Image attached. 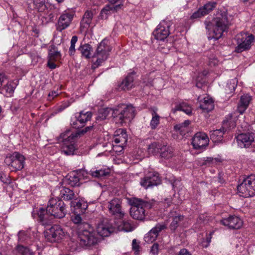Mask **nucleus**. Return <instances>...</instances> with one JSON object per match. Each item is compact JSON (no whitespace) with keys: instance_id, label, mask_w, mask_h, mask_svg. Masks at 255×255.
<instances>
[{"instance_id":"f257e3e1","label":"nucleus","mask_w":255,"mask_h":255,"mask_svg":"<svg viewBox=\"0 0 255 255\" xmlns=\"http://www.w3.org/2000/svg\"><path fill=\"white\" fill-rule=\"evenodd\" d=\"M232 19L231 16H228L226 11H218L212 21L206 19L204 23L206 28L209 32V40H218L223 35V32L227 30Z\"/></svg>"},{"instance_id":"f03ea898","label":"nucleus","mask_w":255,"mask_h":255,"mask_svg":"<svg viewBox=\"0 0 255 255\" xmlns=\"http://www.w3.org/2000/svg\"><path fill=\"white\" fill-rule=\"evenodd\" d=\"M67 210L64 202L59 198H52L48 202L46 210L39 209L37 212L40 222L48 224L53 217L62 218L66 214Z\"/></svg>"},{"instance_id":"7ed1b4c3","label":"nucleus","mask_w":255,"mask_h":255,"mask_svg":"<svg viewBox=\"0 0 255 255\" xmlns=\"http://www.w3.org/2000/svg\"><path fill=\"white\" fill-rule=\"evenodd\" d=\"M121 203V199H113V233L118 231L128 232L133 230L129 221L124 219L125 214L122 209Z\"/></svg>"},{"instance_id":"20e7f679","label":"nucleus","mask_w":255,"mask_h":255,"mask_svg":"<svg viewBox=\"0 0 255 255\" xmlns=\"http://www.w3.org/2000/svg\"><path fill=\"white\" fill-rule=\"evenodd\" d=\"M81 214H82L78 212V211H74L71 216V220L74 224H78L80 227L84 226L86 228L79 232L78 238L80 244L83 246L94 245L97 243V239L91 228L89 230L87 229V228H89V225L85 222H82Z\"/></svg>"},{"instance_id":"39448f33","label":"nucleus","mask_w":255,"mask_h":255,"mask_svg":"<svg viewBox=\"0 0 255 255\" xmlns=\"http://www.w3.org/2000/svg\"><path fill=\"white\" fill-rule=\"evenodd\" d=\"M135 115V108L131 104H120L113 108V120L119 126L131 122Z\"/></svg>"},{"instance_id":"423d86ee","label":"nucleus","mask_w":255,"mask_h":255,"mask_svg":"<svg viewBox=\"0 0 255 255\" xmlns=\"http://www.w3.org/2000/svg\"><path fill=\"white\" fill-rule=\"evenodd\" d=\"M129 202L131 205L130 215L134 219L142 221L145 217L146 209L152 208L155 201H147L135 197L131 198Z\"/></svg>"},{"instance_id":"0eeeda50","label":"nucleus","mask_w":255,"mask_h":255,"mask_svg":"<svg viewBox=\"0 0 255 255\" xmlns=\"http://www.w3.org/2000/svg\"><path fill=\"white\" fill-rule=\"evenodd\" d=\"M238 192L240 196L245 198L255 195V175H251L244 179L237 187Z\"/></svg>"},{"instance_id":"6e6552de","label":"nucleus","mask_w":255,"mask_h":255,"mask_svg":"<svg viewBox=\"0 0 255 255\" xmlns=\"http://www.w3.org/2000/svg\"><path fill=\"white\" fill-rule=\"evenodd\" d=\"M25 160L23 155L18 152H14L6 156L4 162L11 171H16L24 168Z\"/></svg>"},{"instance_id":"1a4fd4ad","label":"nucleus","mask_w":255,"mask_h":255,"mask_svg":"<svg viewBox=\"0 0 255 255\" xmlns=\"http://www.w3.org/2000/svg\"><path fill=\"white\" fill-rule=\"evenodd\" d=\"M78 133H72L70 130H67L65 133L60 134L62 139L63 144L61 151L66 155H71L74 153L75 149V139L77 137Z\"/></svg>"},{"instance_id":"9d476101","label":"nucleus","mask_w":255,"mask_h":255,"mask_svg":"<svg viewBox=\"0 0 255 255\" xmlns=\"http://www.w3.org/2000/svg\"><path fill=\"white\" fill-rule=\"evenodd\" d=\"M255 39V37L253 34L248 35L245 32L238 34L236 37L237 46L235 48V52L241 53L249 50Z\"/></svg>"},{"instance_id":"9b49d317","label":"nucleus","mask_w":255,"mask_h":255,"mask_svg":"<svg viewBox=\"0 0 255 255\" xmlns=\"http://www.w3.org/2000/svg\"><path fill=\"white\" fill-rule=\"evenodd\" d=\"M107 44L106 40H103L98 45L96 51L92 56V67L96 68L101 65V64L107 59L109 55V48L106 47Z\"/></svg>"},{"instance_id":"f8f14e48","label":"nucleus","mask_w":255,"mask_h":255,"mask_svg":"<svg viewBox=\"0 0 255 255\" xmlns=\"http://www.w3.org/2000/svg\"><path fill=\"white\" fill-rule=\"evenodd\" d=\"M44 234L45 239L51 243L59 242L65 235V232L62 228L56 225L45 230Z\"/></svg>"},{"instance_id":"ddd939ff","label":"nucleus","mask_w":255,"mask_h":255,"mask_svg":"<svg viewBox=\"0 0 255 255\" xmlns=\"http://www.w3.org/2000/svg\"><path fill=\"white\" fill-rule=\"evenodd\" d=\"M74 15V11L69 10H65L59 17L56 24L57 30L62 31L67 28L70 25Z\"/></svg>"},{"instance_id":"4468645a","label":"nucleus","mask_w":255,"mask_h":255,"mask_svg":"<svg viewBox=\"0 0 255 255\" xmlns=\"http://www.w3.org/2000/svg\"><path fill=\"white\" fill-rule=\"evenodd\" d=\"M170 22L165 20L161 21L153 31V34L155 39L163 41L167 38L170 33Z\"/></svg>"},{"instance_id":"2eb2a0df","label":"nucleus","mask_w":255,"mask_h":255,"mask_svg":"<svg viewBox=\"0 0 255 255\" xmlns=\"http://www.w3.org/2000/svg\"><path fill=\"white\" fill-rule=\"evenodd\" d=\"M161 179L157 172H150L141 179L140 184L145 189L152 187L160 184Z\"/></svg>"},{"instance_id":"dca6fc26","label":"nucleus","mask_w":255,"mask_h":255,"mask_svg":"<svg viewBox=\"0 0 255 255\" xmlns=\"http://www.w3.org/2000/svg\"><path fill=\"white\" fill-rule=\"evenodd\" d=\"M209 139L204 132H198L192 138V144L194 149L203 150L208 145Z\"/></svg>"},{"instance_id":"f3484780","label":"nucleus","mask_w":255,"mask_h":255,"mask_svg":"<svg viewBox=\"0 0 255 255\" xmlns=\"http://www.w3.org/2000/svg\"><path fill=\"white\" fill-rule=\"evenodd\" d=\"M111 227L112 224L111 220L107 218H103L97 224L96 228L97 232L101 237H108L111 233Z\"/></svg>"},{"instance_id":"a211bd4d","label":"nucleus","mask_w":255,"mask_h":255,"mask_svg":"<svg viewBox=\"0 0 255 255\" xmlns=\"http://www.w3.org/2000/svg\"><path fill=\"white\" fill-rule=\"evenodd\" d=\"M238 145L241 147H247L254 141L255 133L254 132L243 133L236 136Z\"/></svg>"},{"instance_id":"6ab92c4d","label":"nucleus","mask_w":255,"mask_h":255,"mask_svg":"<svg viewBox=\"0 0 255 255\" xmlns=\"http://www.w3.org/2000/svg\"><path fill=\"white\" fill-rule=\"evenodd\" d=\"M221 223L229 228L233 229H239L243 225L241 219L236 216H230L227 218L223 219L221 221Z\"/></svg>"},{"instance_id":"aec40b11","label":"nucleus","mask_w":255,"mask_h":255,"mask_svg":"<svg viewBox=\"0 0 255 255\" xmlns=\"http://www.w3.org/2000/svg\"><path fill=\"white\" fill-rule=\"evenodd\" d=\"M169 220L171 222L169 227L171 231L174 232L180 226L184 219V216L175 211H171L168 214Z\"/></svg>"},{"instance_id":"412c9836","label":"nucleus","mask_w":255,"mask_h":255,"mask_svg":"<svg viewBox=\"0 0 255 255\" xmlns=\"http://www.w3.org/2000/svg\"><path fill=\"white\" fill-rule=\"evenodd\" d=\"M166 226L163 224H158L153 228L144 237V241L148 243H152L158 237L159 233L165 229Z\"/></svg>"},{"instance_id":"4be33fe9","label":"nucleus","mask_w":255,"mask_h":255,"mask_svg":"<svg viewBox=\"0 0 255 255\" xmlns=\"http://www.w3.org/2000/svg\"><path fill=\"white\" fill-rule=\"evenodd\" d=\"M198 100L200 104L199 107L203 112L208 113L214 109V102L211 97L208 96L202 100H200V97H198Z\"/></svg>"},{"instance_id":"5701e85b","label":"nucleus","mask_w":255,"mask_h":255,"mask_svg":"<svg viewBox=\"0 0 255 255\" xmlns=\"http://www.w3.org/2000/svg\"><path fill=\"white\" fill-rule=\"evenodd\" d=\"M127 134L126 130L124 128H119L116 130L113 137V140L116 143L125 144L127 141Z\"/></svg>"},{"instance_id":"b1692460","label":"nucleus","mask_w":255,"mask_h":255,"mask_svg":"<svg viewBox=\"0 0 255 255\" xmlns=\"http://www.w3.org/2000/svg\"><path fill=\"white\" fill-rule=\"evenodd\" d=\"M251 99V97L248 94L244 95L241 97L237 108V111L240 114H243L246 110Z\"/></svg>"},{"instance_id":"393cba45","label":"nucleus","mask_w":255,"mask_h":255,"mask_svg":"<svg viewBox=\"0 0 255 255\" xmlns=\"http://www.w3.org/2000/svg\"><path fill=\"white\" fill-rule=\"evenodd\" d=\"M134 78L133 75L128 74L119 85V90H129L133 86Z\"/></svg>"},{"instance_id":"a878e982","label":"nucleus","mask_w":255,"mask_h":255,"mask_svg":"<svg viewBox=\"0 0 255 255\" xmlns=\"http://www.w3.org/2000/svg\"><path fill=\"white\" fill-rule=\"evenodd\" d=\"M17 86L16 83L13 81H9L6 85L1 87L0 91H3V94L6 96L10 97L12 95Z\"/></svg>"},{"instance_id":"bb28decb","label":"nucleus","mask_w":255,"mask_h":255,"mask_svg":"<svg viewBox=\"0 0 255 255\" xmlns=\"http://www.w3.org/2000/svg\"><path fill=\"white\" fill-rule=\"evenodd\" d=\"M192 108L187 103L182 102L176 105L174 108L172 109L173 113L178 111H183L187 115L190 116L192 114Z\"/></svg>"},{"instance_id":"cd10ccee","label":"nucleus","mask_w":255,"mask_h":255,"mask_svg":"<svg viewBox=\"0 0 255 255\" xmlns=\"http://www.w3.org/2000/svg\"><path fill=\"white\" fill-rule=\"evenodd\" d=\"M87 173L84 170H81L77 174L73 173L69 178V184L72 186H77L80 185L79 177L81 175L84 176Z\"/></svg>"},{"instance_id":"c85d7f7f","label":"nucleus","mask_w":255,"mask_h":255,"mask_svg":"<svg viewBox=\"0 0 255 255\" xmlns=\"http://www.w3.org/2000/svg\"><path fill=\"white\" fill-rule=\"evenodd\" d=\"M59 196L66 200H70L74 198V193L73 191L68 188L61 187L59 188Z\"/></svg>"},{"instance_id":"c756f323","label":"nucleus","mask_w":255,"mask_h":255,"mask_svg":"<svg viewBox=\"0 0 255 255\" xmlns=\"http://www.w3.org/2000/svg\"><path fill=\"white\" fill-rule=\"evenodd\" d=\"M226 130L225 128L223 127L220 129H216L211 131L210 134L211 139L214 142L221 141Z\"/></svg>"},{"instance_id":"7c9ffc66","label":"nucleus","mask_w":255,"mask_h":255,"mask_svg":"<svg viewBox=\"0 0 255 255\" xmlns=\"http://www.w3.org/2000/svg\"><path fill=\"white\" fill-rule=\"evenodd\" d=\"M78 50L83 57L86 59H89L91 57L92 47L90 44H85L82 45L79 47Z\"/></svg>"},{"instance_id":"2f4dec72","label":"nucleus","mask_w":255,"mask_h":255,"mask_svg":"<svg viewBox=\"0 0 255 255\" xmlns=\"http://www.w3.org/2000/svg\"><path fill=\"white\" fill-rule=\"evenodd\" d=\"M189 120H185L183 123L176 125L174 127L175 130L179 132L180 134L185 135L188 132V127L190 124Z\"/></svg>"},{"instance_id":"473e14b6","label":"nucleus","mask_w":255,"mask_h":255,"mask_svg":"<svg viewBox=\"0 0 255 255\" xmlns=\"http://www.w3.org/2000/svg\"><path fill=\"white\" fill-rule=\"evenodd\" d=\"M93 17V13L92 11L87 10L84 13L81 21V24L84 27L88 28L91 23Z\"/></svg>"},{"instance_id":"72a5a7b5","label":"nucleus","mask_w":255,"mask_h":255,"mask_svg":"<svg viewBox=\"0 0 255 255\" xmlns=\"http://www.w3.org/2000/svg\"><path fill=\"white\" fill-rule=\"evenodd\" d=\"M110 172V169L106 168H102L100 169L91 170L89 174L94 177L100 178L107 175Z\"/></svg>"},{"instance_id":"f704fd0d","label":"nucleus","mask_w":255,"mask_h":255,"mask_svg":"<svg viewBox=\"0 0 255 255\" xmlns=\"http://www.w3.org/2000/svg\"><path fill=\"white\" fill-rule=\"evenodd\" d=\"M91 112H84V111H82L79 113V116L77 118V121L82 124H83L86 122L89 121L91 119Z\"/></svg>"},{"instance_id":"c9c22d12","label":"nucleus","mask_w":255,"mask_h":255,"mask_svg":"<svg viewBox=\"0 0 255 255\" xmlns=\"http://www.w3.org/2000/svg\"><path fill=\"white\" fill-rule=\"evenodd\" d=\"M152 119L150 122V126L152 129H155L160 123V116L155 111L151 112Z\"/></svg>"},{"instance_id":"e433bc0d","label":"nucleus","mask_w":255,"mask_h":255,"mask_svg":"<svg viewBox=\"0 0 255 255\" xmlns=\"http://www.w3.org/2000/svg\"><path fill=\"white\" fill-rule=\"evenodd\" d=\"M73 204H74V211H78V212L82 213V215L88 207L87 203L83 200L76 202L75 204L74 203Z\"/></svg>"},{"instance_id":"4c0bfd02","label":"nucleus","mask_w":255,"mask_h":255,"mask_svg":"<svg viewBox=\"0 0 255 255\" xmlns=\"http://www.w3.org/2000/svg\"><path fill=\"white\" fill-rule=\"evenodd\" d=\"M48 57L50 60L56 61L61 58V54L60 52L56 49V48L53 47L49 49Z\"/></svg>"},{"instance_id":"58836bf2","label":"nucleus","mask_w":255,"mask_h":255,"mask_svg":"<svg viewBox=\"0 0 255 255\" xmlns=\"http://www.w3.org/2000/svg\"><path fill=\"white\" fill-rule=\"evenodd\" d=\"M112 11V4L109 3L103 8L100 13V17L102 19H106L111 15Z\"/></svg>"},{"instance_id":"ea45409f","label":"nucleus","mask_w":255,"mask_h":255,"mask_svg":"<svg viewBox=\"0 0 255 255\" xmlns=\"http://www.w3.org/2000/svg\"><path fill=\"white\" fill-rule=\"evenodd\" d=\"M237 83V81L236 79H232L228 81L225 88L226 93L228 94L233 93L235 90Z\"/></svg>"},{"instance_id":"a19ab883","label":"nucleus","mask_w":255,"mask_h":255,"mask_svg":"<svg viewBox=\"0 0 255 255\" xmlns=\"http://www.w3.org/2000/svg\"><path fill=\"white\" fill-rule=\"evenodd\" d=\"M162 150L160 154L161 157L165 159H169L173 156V152L171 147H165Z\"/></svg>"},{"instance_id":"79ce46f5","label":"nucleus","mask_w":255,"mask_h":255,"mask_svg":"<svg viewBox=\"0 0 255 255\" xmlns=\"http://www.w3.org/2000/svg\"><path fill=\"white\" fill-rule=\"evenodd\" d=\"M16 251L18 255H32V252L29 249L22 246H17Z\"/></svg>"},{"instance_id":"37998d69","label":"nucleus","mask_w":255,"mask_h":255,"mask_svg":"<svg viewBox=\"0 0 255 255\" xmlns=\"http://www.w3.org/2000/svg\"><path fill=\"white\" fill-rule=\"evenodd\" d=\"M216 5V2H209L206 4H205L202 7H201L203 9V11L205 12V15L209 13L210 11H211Z\"/></svg>"},{"instance_id":"c03bdc74","label":"nucleus","mask_w":255,"mask_h":255,"mask_svg":"<svg viewBox=\"0 0 255 255\" xmlns=\"http://www.w3.org/2000/svg\"><path fill=\"white\" fill-rule=\"evenodd\" d=\"M78 40V37L77 36H73L72 37L70 42V46L69 49V53L70 55H73L75 52V44Z\"/></svg>"},{"instance_id":"a18cd8bd","label":"nucleus","mask_w":255,"mask_h":255,"mask_svg":"<svg viewBox=\"0 0 255 255\" xmlns=\"http://www.w3.org/2000/svg\"><path fill=\"white\" fill-rule=\"evenodd\" d=\"M34 4L39 12H42L46 7L43 0H35L34 1Z\"/></svg>"},{"instance_id":"49530a36","label":"nucleus","mask_w":255,"mask_h":255,"mask_svg":"<svg viewBox=\"0 0 255 255\" xmlns=\"http://www.w3.org/2000/svg\"><path fill=\"white\" fill-rule=\"evenodd\" d=\"M124 0H113V11H117L119 9H121L123 6L122 2H123Z\"/></svg>"},{"instance_id":"de8ad7c7","label":"nucleus","mask_w":255,"mask_h":255,"mask_svg":"<svg viewBox=\"0 0 255 255\" xmlns=\"http://www.w3.org/2000/svg\"><path fill=\"white\" fill-rule=\"evenodd\" d=\"M205 12L203 11V9L200 8L197 11L194 12L191 16V18L193 19L199 18L201 16H204Z\"/></svg>"},{"instance_id":"09e8293b","label":"nucleus","mask_w":255,"mask_h":255,"mask_svg":"<svg viewBox=\"0 0 255 255\" xmlns=\"http://www.w3.org/2000/svg\"><path fill=\"white\" fill-rule=\"evenodd\" d=\"M158 147H157V144L156 142H153L150 144L148 148V152L154 154L157 152Z\"/></svg>"},{"instance_id":"8fccbe9b","label":"nucleus","mask_w":255,"mask_h":255,"mask_svg":"<svg viewBox=\"0 0 255 255\" xmlns=\"http://www.w3.org/2000/svg\"><path fill=\"white\" fill-rule=\"evenodd\" d=\"M123 145L121 143L119 145H113V151L115 152L117 154H120L123 151Z\"/></svg>"},{"instance_id":"3c124183","label":"nucleus","mask_w":255,"mask_h":255,"mask_svg":"<svg viewBox=\"0 0 255 255\" xmlns=\"http://www.w3.org/2000/svg\"><path fill=\"white\" fill-rule=\"evenodd\" d=\"M158 248L159 246L157 244H154L150 250V253L152 255H157L158 253Z\"/></svg>"},{"instance_id":"603ef678","label":"nucleus","mask_w":255,"mask_h":255,"mask_svg":"<svg viewBox=\"0 0 255 255\" xmlns=\"http://www.w3.org/2000/svg\"><path fill=\"white\" fill-rule=\"evenodd\" d=\"M92 128H93V126H89L81 130L76 131L75 133H78V134H77V137H78L81 134H83L85 133H86L89 131H90Z\"/></svg>"},{"instance_id":"864d4df0","label":"nucleus","mask_w":255,"mask_h":255,"mask_svg":"<svg viewBox=\"0 0 255 255\" xmlns=\"http://www.w3.org/2000/svg\"><path fill=\"white\" fill-rule=\"evenodd\" d=\"M214 232L213 231V232H211L210 234L208 235V237H207V238H206V244H204V242H203L202 243V244H203V246L205 247V248H207V247L209 246L210 243H211V239H212V235L213 234H214Z\"/></svg>"},{"instance_id":"5fc2aeb1","label":"nucleus","mask_w":255,"mask_h":255,"mask_svg":"<svg viewBox=\"0 0 255 255\" xmlns=\"http://www.w3.org/2000/svg\"><path fill=\"white\" fill-rule=\"evenodd\" d=\"M0 180L3 183L5 184H9L11 181L8 176L3 174L1 175Z\"/></svg>"},{"instance_id":"6e6d98bb","label":"nucleus","mask_w":255,"mask_h":255,"mask_svg":"<svg viewBox=\"0 0 255 255\" xmlns=\"http://www.w3.org/2000/svg\"><path fill=\"white\" fill-rule=\"evenodd\" d=\"M132 247L133 250L134 251L135 254H138L139 252V246L136 243L135 239L133 240L132 242Z\"/></svg>"},{"instance_id":"4d7b16f0","label":"nucleus","mask_w":255,"mask_h":255,"mask_svg":"<svg viewBox=\"0 0 255 255\" xmlns=\"http://www.w3.org/2000/svg\"><path fill=\"white\" fill-rule=\"evenodd\" d=\"M224 159L221 155H218L217 157H213V164H218L223 161Z\"/></svg>"},{"instance_id":"13d9d810","label":"nucleus","mask_w":255,"mask_h":255,"mask_svg":"<svg viewBox=\"0 0 255 255\" xmlns=\"http://www.w3.org/2000/svg\"><path fill=\"white\" fill-rule=\"evenodd\" d=\"M55 60H50V59H49L47 62V66L51 69H54L56 67V64L53 62Z\"/></svg>"},{"instance_id":"bf43d9fd","label":"nucleus","mask_w":255,"mask_h":255,"mask_svg":"<svg viewBox=\"0 0 255 255\" xmlns=\"http://www.w3.org/2000/svg\"><path fill=\"white\" fill-rule=\"evenodd\" d=\"M25 236V233L24 231H20L18 234V239L21 242H23L25 240L24 238V236Z\"/></svg>"},{"instance_id":"052dcab7","label":"nucleus","mask_w":255,"mask_h":255,"mask_svg":"<svg viewBox=\"0 0 255 255\" xmlns=\"http://www.w3.org/2000/svg\"><path fill=\"white\" fill-rule=\"evenodd\" d=\"M177 255H191L190 252L186 249H181Z\"/></svg>"},{"instance_id":"680f3d73","label":"nucleus","mask_w":255,"mask_h":255,"mask_svg":"<svg viewBox=\"0 0 255 255\" xmlns=\"http://www.w3.org/2000/svg\"><path fill=\"white\" fill-rule=\"evenodd\" d=\"M210 163L213 164V157H206L204 160V164H210Z\"/></svg>"},{"instance_id":"e2e57ef3","label":"nucleus","mask_w":255,"mask_h":255,"mask_svg":"<svg viewBox=\"0 0 255 255\" xmlns=\"http://www.w3.org/2000/svg\"><path fill=\"white\" fill-rule=\"evenodd\" d=\"M58 95V93L56 91H52L50 92L48 94V96L49 98L52 97L53 99L54 97L57 96Z\"/></svg>"},{"instance_id":"0e129e2a","label":"nucleus","mask_w":255,"mask_h":255,"mask_svg":"<svg viewBox=\"0 0 255 255\" xmlns=\"http://www.w3.org/2000/svg\"><path fill=\"white\" fill-rule=\"evenodd\" d=\"M108 208L110 211L112 210V203L111 202H109V205L108 206Z\"/></svg>"},{"instance_id":"69168bd1","label":"nucleus","mask_w":255,"mask_h":255,"mask_svg":"<svg viewBox=\"0 0 255 255\" xmlns=\"http://www.w3.org/2000/svg\"><path fill=\"white\" fill-rule=\"evenodd\" d=\"M58 2L62 1L63 0H56Z\"/></svg>"},{"instance_id":"338daca9","label":"nucleus","mask_w":255,"mask_h":255,"mask_svg":"<svg viewBox=\"0 0 255 255\" xmlns=\"http://www.w3.org/2000/svg\"><path fill=\"white\" fill-rule=\"evenodd\" d=\"M32 215H33V218H35V216H34V214H32Z\"/></svg>"},{"instance_id":"774afa93","label":"nucleus","mask_w":255,"mask_h":255,"mask_svg":"<svg viewBox=\"0 0 255 255\" xmlns=\"http://www.w3.org/2000/svg\"><path fill=\"white\" fill-rule=\"evenodd\" d=\"M0 255H2V254H1V253H0Z\"/></svg>"}]
</instances>
